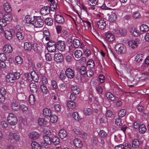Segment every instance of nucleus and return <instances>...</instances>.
<instances>
[{
	"mask_svg": "<svg viewBox=\"0 0 149 149\" xmlns=\"http://www.w3.org/2000/svg\"><path fill=\"white\" fill-rule=\"evenodd\" d=\"M59 135L62 139L66 138L67 136V133L65 130L63 129L60 130L59 132Z\"/></svg>",
	"mask_w": 149,
	"mask_h": 149,
	"instance_id": "22",
	"label": "nucleus"
},
{
	"mask_svg": "<svg viewBox=\"0 0 149 149\" xmlns=\"http://www.w3.org/2000/svg\"><path fill=\"white\" fill-rule=\"evenodd\" d=\"M87 69L86 67L83 66L80 69V74L82 75H84L87 72Z\"/></svg>",
	"mask_w": 149,
	"mask_h": 149,
	"instance_id": "49",
	"label": "nucleus"
},
{
	"mask_svg": "<svg viewBox=\"0 0 149 149\" xmlns=\"http://www.w3.org/2000/svg\"><path fill=\"white\" fill-rule=\"evenodd\" d=\"M45 22L49 26H51L53 24V21L50 18H47L45 20Z\"/></svg>",
	"mask_w": 149,
	"mask_h": 149,
	"instance_id": "43",
	"label": "nucleus"
},
{
	"mask_svg": "<svg viewBox=\"0 0 149 149\" xmlns=\"http://www.w3.org/2000/svg\"><path fill=\"white\" fill-rule=\"evenodd\" d=\"M97 24L98 28L101 30L104 29L106 26V21L104 19H101L99 20L97 22Z\"/></svg>",
	"mask_w": 149,
	"mask_h": 149,
	"instance_id": "9",
	"label": "nucleus"
},
{
	"mask_svg": "<svg viewBox=\"0 0 149 149\" xmlns=\"http://www.w3.org/2000/svg\"><path fill=\"white\" fill-rule=\"evenodd\" d=\"M99 135L101 137H104L107 136V133L103 130H101L100 131Z\"/></svg>",
	"mask_w": 149,
	"mask_h": 149,
	"instance_id": "60",
	"label": "nucleus"
},
{
	"mask_svg": "<svg viewBox=\"0 0 149 149\" xmlns=\"http://www.w3.org/2000/svg\"><path fill=\"white\" fill-rule=\"evenodd\" d=\"M50 10V8L49 6H45L41 9L40 13L42 15H47L49 13Z\"/></svg>",
	"mask_w": 149,
	"mask_h": 149,
	"instance_id": "14",
	"label": "nucleus"
},
{
	"mask_svg": "<svg viewBox=\"0 0 149 149\" xmlns=\"http://www.w3.org/2000/svg\"><path fill=\"white\" fill-rule=\"evenodd\" d=\"M138 39H135L134 40H133L129 41L128 45L129 47L132 49H134L136 48L138 45Z\"/></svg>",
	"mask_w": 149,
	"mask_h": 149,
	"instance_id": "10",
	"label": "nucleus"
},
{
	"mask_svg": "<svg viewBox=\"0 0 149 149\" xmlns=\"http://www.w3.org/2000/svg\"><path fill=\"white\" fill-rule=\"evenodd\" d=\"M4 32L5 37L7 39L10 40L12 39V36L10 31L8 30H6Z\"/></svg>",
	"mask_w": 149,
	"mask_h": 149,
	"instance_id": "28",
	"label": "nucleus"
},
{
	"mask_svg": "<svg viewBox=\"0 0 149 149\" xmlns=\"http://www.w3.org/2000/svg\"><path fill=\"white\" fill-rule=\"evenodd\" d=\"M47 47L48 51L50 52H54L56 50V43L53 41L51 40L47 43Z\"/></svg>",
	"mask_w": 149,
	"mask_h": 149,
	"instance_id": "5",
	"label": "nucleus"
},
{
	"mask_svg": "<svg viewBox=\"0 0 149 149\" xmlns=\"http://www.w3.org/2000/svg\"><path fill=\"white\" fill-rule=\"evenodd\" d=\"M57 49L61 52H63L65 50L66 44L65 42L62 40H58L56 43Z\"/></svg>",
	"mask_w": 149,
	"mask_h": 149,
	"instance_id": "4",
	"label": "nucleus"
},
{
	"mask_svg": "<svg viewBox=\"0 0 149 149\" xmlns=\"http://www.w3.org/2000/svg\"><path fill=\"white\" fill-rule=\"evenodd\" d=\"M16 62L18 64H20L23 62L22 59L19 56H17L15 58Z\"/></svg>",
	"mask_w": 149,
	"mask_h": 149,
	"instance_id": "62",
	"label": "nucleus"
},
{
	"mask_svg": "<svg viewBox=\"0 0 149 149\" xmlns=\"http://www.w3.org/2000/svg\"><path fill=\"white\" fill-rule=\"evenodd\" d=\"M73 117L76 120H81L80 117L79 116V114L77 112H74L72 113Z\"/></svg>",
	"mask_w": 149,
	"mask_h": 149,
	"instance_id": "52",
	"label": "nucleus"
},
{
	"mask_svg": "<svg viewBox=\"0 0 149 149\" xmlns=\"http://www.w3.org/2000/svg\"><path fill=\"white\" fill-rule=\"evenodd\" d=\"M82 52L79 50H76L74 53V55L76 58H79L82 55Z\"/></svg>",
	"mask_w": 149,
	"mask_h": 149,
	"instance_id": "41",
	"label": "nucleus"
},
{
	"mask_svg": "<svg viewBox=\"0 0 149 149\" xmlns=\"http://www.w3.org/2000/svg\"><path fill=\"white\" fill-rule=\"evenodd\" d=\"M126 113V111L124 109L121 110L118 113L119 117L121 118L125 116Z\"/></svg>",
	"mask_w": 149,
	"mask_h": 149,
	"instance_id": "55",
	"label": "nucleus"
},
{
	"mask_svg": "<svg viewBox=\"0 0 149 149\" xmlns=\"http://www.w3.org/2000/svg\"><path fill=\"white\" fill-rule=\"evenodd\" d=\"M11 107L12 110L14 111H17L19 110V104L17 102L12 103L11 104Z\"/></svg>",
	"mask_w": 149,
	"mask_h": 149,
	"instance_id": "17",
	"label": "nucleus"
},
{
	"mask_svg": "<svg viewBox=\"0 0 149 149\" xmlns=\"http://www.w3.org/2000/svg\"><path fill=\"white\" fill-rule=\"evenodd\" d=\"M55 20L60 24H63L64 21V18L60 15H57L55 16Z\"/></svg>",
	"mask_w": 149,
	"mask_h": 149,
	"instance_id": "16",
	"label": "nucleus"
},
{
	"mask_svg": "<svg viewBox=\"0 0 149 149\" xmlns=\"http://www.w3.org/2000/svg\"><path fill=\"white\" fill-rule=\"evenodd\" d=\"M66 73L63 71H61L60 72L59 77L60 79L63 81L64 80L65 78L66 77Z\"/></svg>",
	"mask_w": 149,
	"mask_h": 149,
	"instance_id": "51",
	"label": "nucleus"
},
{
	"mask_svg": "<svg viewBox=\"0 0 149 149\" xmlns=\"http://www.w3.org/2000/svg\"><path fill=\"white\" fill-rule=\"evenodd\" d=\"M130 31L132 34L134 36H137L139 35V31L134 28L133 29L132 28Z\"/></svg>",
	"mask_w": 149,
	"mask_h": 149,
	"instance_id": "53",
	"label": "nucleus"
},
{
	"mask_svg": "<svg viewBox=\"0 0 149 149\" xmlns=\"http://www.w3.org/2000/svg\"><path fill=\"white\" fill-rule=\"evenodd\" d=\"M67 106L69 109H73L76 107L75 103L72 100L69 101L67 103Z\"/></svg>",
	"mask_w": 149,
	"mask_h": 149,
	"instance_id": "35",
	"label": "nucleus"
},
{
	"mask_svg": "<svg viewBox=\"0 0 149 149\" xmlns=\"http://www.w3.org/2000/svg\"><path fill=\"white\" fill-rule=\"evenodd\" d=\"M14 77V79L15 80L19 79L20 77V74L19 72H16L14 73H13Z\"/></svg>",
	"mask_w": 149,
	"mask_h": 149,
	"instance_id": "63",
	"label": "nucleus"
},
{
	"mask_svg": "<svg viewBox=\"0 0 149 149\" xmlns=\"http://www.w3.org/2000/svg\"><path fill=\"white\" fill-rule=\"evenodd\" d=\"M43 138L45 143H43V142H41V145L42 146L46 148L45 144L49 145L51 144V139L47 134H45L44 135Z\"/></svg>",
	"mask_w": 149,
	"mask_h": 149,
	"instance_id": "8",
	"label": "nucleus"
},
{
	"mask_svg": "<svg viewBox=\"0 0 149 149\" xmlns=\"http://www.w3.org/2000/svg\"><path fill=\"white\" fill-rule=\"evenodd\" d=\"M119 33L122 36H124L126 35V30L125 29L122 28L119 30Z\"/></svg>",
	"mask_w": 149,
	"mask_h": 149,
	"instance_id": "57",
	"label": "nucleus"
},
{
	"mask_svg": "<svg viewBox=\"0 0 149 149\" xmlns=\"http://www.w3.org/2000/svg\"><path fill=\"white\" fill-rule=\"evenodd\" d=\"M43 114L45 117H50L52 115L51 110L49 109L45 108L43 111Z\"/></svg>",
	"mask_w": 149,
	"mask_h": 149,
	"instance_id": "21",
	"label": "nucleus"
},
{
	"mask_svg": "<svg viewBox=\"0 0 149 149\" xmlns=\"http://www.w3.org/2000/svg\"><path fill=\"white\" fill-rule=\"evenodd\" d=\"M50 121L54 123L56 122L58 120V117L56 115L51 116H50Z\"/></svg>",
	"mask_w": 149,
	"mask_h": 149,
	"instance_id": "48",
	"label": "nucleus"
},
{
	"mask_svg": "<svg viewBox=\"0 0 149 149\" xmlns=\"http://www.w3.org/2000/svg\"><path fill=\"white\" fill-rule=\"evenodd\" d=\"M36 98L33 95H31L29 97V102L31 105H33L35 103Z\"/></svg>",
	"mask_w": 149,
	"mask_h": 149,
	"instance_id": "27",
	"label": "nucleus"
},
{
	"mask_svg": "<svg viewBox=\"0 0 149 149\" xmlns=\"http://www.w3.org/2000/svg\"><path fill=\"white\" fill-rule=\"evenodd\" d=\"M18 99L20 101L24 100L26 99V96L24 94H19L17 96Z\"/></svg>",
	"mask_w": 149,
	"mask_h": 149,
	"instance_id": "58",
	"label": "nucleus"
},
{
	"mask_svg": "<svg viewBox=\"0 0 149 149\" xmlns=\"http://www.w3.org/2000/svg\"><path fill=\"white\" fill-rule=\"evenodd\" d=\"M105 39L107 41H112L114 39V37L112 33L108 32L105 33Z\"/></svg>",
	"mask_w": 149,
	"mask_h": 149,
	"instance_id": "11",
	"label": "nucleus"
},
{
	"mask_svg": "<svg viewBox=\"0 0 149 149\" xmlns=\"http://www.w3.org/2000/svg\"><path fill=\"white\" fill-rule=\"evenodd\" d=\"M30 87L31 91L32 92H36L38 90L37 85L34 83H31L30 85Z\"/></svg>",
	"mask_w": 149,
	"mask_h": 149,
	"instance_id": "25",
	"label": "nucleus"
},
{
	"mask_svg": "<svg viewBox=\"0 0 149 149\" xmlns=\"http://www.w3.org/2000/svg\"><path fill=\"white\" fill-rule=\"evenodd\" d=\"M29 18H27V22L31 23L36 28L42 27L44 24V21L41 16L34 17V19L32 20Z\"/></svg>",
	"mask_w": 149,
	"mask_h": 149,
	"instance_id": "1",
	"label": "nucleus"
},
{
	"mask_svg": "<svg viewBox=\"0 0 149 149\" xmlns=\"http://www.w3.org/2000/svg\"><path fill=\"white\" fill-rule=\"evenodd\" d=\"M117 18V15L116 14L113 13L109 16V19L110 21L113 22L116 21Z\"/></svg>",
	"mask_w": 149,
	"mask_h": 149,
	"instance_id": "32",
	"label": "nucleus"
},
{
	"mask_svg": "<svg viewBox=\"0 0 149 149\" xmlns=\"http://www.w3.org/2000/svg\"><path fill=\"white\" fill-rule=\"evenodd\" d=\"M51 143H53L54 145L59 144L60 142V139L57 136H54L51 139Z\"/></svg>",
	"mask_w": 149,
	"mask_h": 149,
	"instance_id": "33",
	"label": "nucleus"
},
{
	"mask_svg": "<svg viewBox=\"0 0 149 149\" xmlns=\"http://www.w3.org/2000/svg\"><path fill=\"white\" fill-rule=\"evenodd\" d=\"M143 55L141 54H137L135 58V61L139 63L142 61Z\"/></svg>",
	"mask_w": 149,
	"mask_h": 149,
	"instance_id": "36",
	"label": "nucleus"
},
{
	"mask_svg": "<svg viewBox=\"0 0 149 149\" xmlns=\"http://www.w3.org/2000/svg\"><path fill=\"white\" fill-rule=\"evenodd\" d=\"M98 2V0H88V4L92 6H95L97 5Z\"/></svg>",
	"mask_w": 149,
	"mask_h": 149,
	"instance_id": "45",
	"label": "nucleus"
},
{
	"mask_svg": "<svg viewBox=\"0 0 149 149\" xmlns=\"http://www.w3.org/2000/svg\"><path fill=\"white\" fill-rule=\"evenodd\" d=\"M41 88L42 92L45 94H47L48 93V90L45 85H42L41 86Z\"/></svg>",
	"mask_w": 149,
	"mask_h": 149,
	"instance_id": "47",
	"label": "nucleus"
},
{
	"mask_svg": "<svg viewBox=\"0 0 149 149\" xmlns=\"http://www.w3.org/2000/svg\"><path fill=\"white\" fill-rule=\"evenodd\" d=\"M140 29L141 31L145 32L148 31L149 30V28L147 25L143 24L141 26Z\"/></svg>",
	"mask_w": 149,
	"mask_h": 149,
	"instance_id": "34",
	"label": "nucleus"
},
{
	"mask_svg": "<svg viewBox=\"0 0 149 149\" xmlns=\"http://www.w3.org/2000/svg\"><path fill=\"white\" fill-rule=\"evenodd\" d=\"M106 96L107 98L112 101L114 100L115 99V97L114 95L110 92L107 93Z\"/></svg>",
	"mask_w": 149,
	"mask_h": 149,
	"instance_id": "40",
	"label": "nucleus"
},
{
	"mask_svg": "<svg viewBox=\"0 0 149 149\" xmlns=\"http://www.w3.org/2000/svg\"><path fill=\"white\" fill-rule=\"evenodd\" d=\"M8 139L10 141L14 140L15 141L17 142L19 141V137L16 133L10 132L8 135Z\"/></svg>",
	"mask_w": 149,
	"mask_h": 149,
	"instance_id": "7",
	"label": "nucleus"
},
{
	"mask_svg": "<svg viewBox=\"0 0 149 149\" xmlns=\"http://www.w3.org/2000/svg\"><path fill=\"white\" fill-rule=\"evenodd\" d=\"M71 90L73 93L76 95L78 94L80 92L79 88L77 86H72L71 88Z\"/></svg>",
	"mask_w": 149,
	"mask_h": 149,
	"instance_id": "26",
	"label": "nucleus"
},
{
	"mask_svg": "<svg viewBox=\"0 0 149 149\" xmlns=\"http://www.w3.org/2000/svg\"><path fill=\"white\" fill-rule=\"evenodd\" d=\"M139 128V132L142 134H144L146 130V126L143 124L140 125Z\"/></svg>",
	"mask_w": 149,
	"mask_h": 149,
	"instance_id": "37",
	"label": "nucleus"
},
{
	"mask_svg": "<svg viewBox=\"0 0 149 149\" xmlns=\"http://www.w3.org/2000/svg\"><path fill=\"white\" fill-rule=\"evenodd\" d=\"M74 143L77 147L80 148L82 146L83 144L81 140L77 138L75 139L74 141Z\"/></svg>",
	"mask_w": 149,
	"mask_h": 149,
	"instance_id": "23",
	"label": "nucleus"
},
{
	"mask_svg": "<svg viewBox=\"0 0 149 149\" xmlns=\"http://www.w3.org/2000/svg\"><path fill=\"white\" fill-rule=\"evenodd\" d=\"M7 120L11 125H15L17 123V119L16 116L13 113H10L7 117Z\"/></svg>",
	"mask_w": 149,
	"mask_h": 149,
	"instance_id": "2",
	"label": "nucleus"
},
{
	"mask_svg": "<svg viewBox=\"0 0 149 149\" xmlns=\"http://www.w3.org/2000/svg\"><path fill=\"white\" fill-rule=\"evenodd\" d=\"M3 50L4 52L7 53H11L13 51L12 47L9 45H5L3 48Z\"/></svg>",
	"mask_w": 149,
	"mask_h": 149,
	"instance_id": "18",
	"label": "nucleus"
},
{
	"mask_svg": "<svg viewBox=\"0 0 149 149\" xmlns=\"http://www.w3.org/2000/svg\"><path fill=\"white\" fill-rule=\"evenodd\" d=\"M5 10L7 12H9L11 10V8L8 3H5L3 5Z\"/></svg>",
	"mask_w": 149,
	"mask_h": 149,
	"instance_id": "38",
	"label": "nucleus"
},
{
	"mask_svg": "<svg viewBox=\"0 0 149 149\" xmlns=\"http://www.w3.org/2000/svg\"><path fill=\"white\" fill-rule=\"evenodd\" d=\"M28 79L29 80H33L35 82H37L38 80V74L34 71H32L30 74L28 75Z\"/></svg>",
	"mask_w": 149,
	"mask_h": 149,
	"instance_id": "6",
	"label": "nucleus"
},
{
	"mask_svg": "<svg viewBox=\"0 0 149 149\" xmlns=\"http://www.w3.org/2000/svg\"><path fill=\"white\" fill-rule=\"evenodd\" d=\"M87 66L91 69L93 68L95 66L94 61L91 59L89 60L87 62Z\"/></svg>",
	"mask_w": 149,
	"mask_h": 149,
	"instance_id": "30",
	"label": "nucleus"
},
{
	"mask_svg": "<svg viewBox=\"0 0 149 149\" xmlns=\"http://www.w3.org/2000/svg\"><path fill=\"white\" fill-rule=\"evenodd\" d=\"M73 45L74 47L78 48L80 45V42L78 39H74L73 41Z\"/></svg>",
	"mask_w": 149,
	"mask_h": 149,
	"instance_id": "46",
	"label": "nucleus"
},
{
	"mask_svg": "<svg viewBox=\"0 0 149 149\" xmlns=\"http://www.w3.org/2000/svg\"><path fill=\"white\" fill-rule=\"evenodd\" d=\"M43 34L46 40H50V34L48 31H45Z\"/></svg>",
	"mask_w": 149,
	"mask_h": 149,
	"instance_id": "54",
	"label": "nucleus"
},
{
	"mask_svg": "<svg viewBox=\"0 0 149 149\" xmlns=\"http://www.w3.org/2000/svg\"><path fill=\"white\" fill-rule=\"evenodd\" d=\"M63 60V57L61 53H56L54 55V60L56 62H61Z\"/></svg>",
	"mask_w": 149,
	"mask_h": 149,
	"instance_id": "12",
	"label": "nucleus"
},
{
	"mask_svg": "<svg viewBox=\"0 0 149 149\" xmlns=\"http://www.w3.org/2000/svg\"><path fill=\"white\" fill-rule=\"evenodd\" d=\"M24 34L22 32H18L16 33V36L19 40H22L24 37Z\"/></svg>",
	"mask_w": 149,
	"mask_h": 149,
	"instance_id": "39",
	"label": "nucleus"
},
{
	"mask_svg": "<svg viewBox=\"0 0 149 149\" xmlns=\"http://www.w3.org/2000/svg\"><path fill=\"white\" fill-rule=\"evenodd\" d=\"M49 1L51 2V3L50 4V8L53 9L54 10H55L57 8V4L56 3H54L53 1L54 0H48Z\"/></svg>",
	"mask_w": 149,
	"mask_h": 149,
	"instance_id": "42",
	"label": "nucleus"
},
{
	"mask_svg": "<svg viewBox=\"0 0 149 149\" xmlns=\"http://www.w3.org/2000/svg\"><path fill=\"white\" fill-rule=\"evenodd\" d=\"M14 78L13 73H10L7 75L6 81L8 82L13 83L15 81Z\"/></svg>",
	"mask_w": 149,
	"mask_h": 149,
	"instance_id": "20",
	"label": "nucleus"
},
{
	"mask_svg": "<svg viewBox=\"0 0 149 149\" xmlns=\"http://www.w3.org/2000/svg\"><path fill=\"white\" fill-rule=\"evenodd\" d=\"M38 124L40 126H45L48 123L47 121L44 118H40L38 119Z\"/></svg>",
	"mask_w": 149,
	"mask_h": 149,
	"instance_id": "19",
	"label": "nucleus"
},
{
	"mask_svg": "<svg viewBox=\"0 0 149 149\" xmlns=\"http://www.w3.org/2000/svg\"><path fill=\"white\" fill-rule=\"evenodd\" d=\"M30 138L33 140H36L39 136L38 133L35 131H33L29 134Z\"/></svg>",
	"mask_w": 149,
	"mask_h": 149,
	"instance_id": "15",
	"label": "nucleus"
},
{
	"mask_svg": "<svg viewBox=\"0 0 149 149\" xmlns=\"http://www.w3.org/2000/svg\"><path fill=\"white\" fill-rule=\"evenodd\" d=\"M12 17L10 14L5 15L4 19L6 21H10L12 19Z\"/></svg>",
	"mask_w": 149,
	"mask_h": 149,
	"instance_id": "56",
	"label": "nucleus"
},
{
	"mask_svg": "<svg viewBox=\"0 0 149 149\" xmlns=\"http://www.w3.org/2000/svg\"><path fill=\"white\" fill-rule=\"evenodd\" d=\"M115 49L116 52L119 54L125 53L126 51L125 47L121 44H117L115 46Z\"/></svg>",
	"mask_w": 149,
	"mask_h": 149,
	"instance_id": "3",
	"label": "nucleus"
},
{
	"mask_svg": "<svg viewBox=\"0 0 149 149\" xmlns=\"http://www.w3.org/2000/svg\"><path fill=\"white\" fill-rule=\"evenodd\" d=\"M140 143L138 140L134 139L133 140L132 146L134 148H137L139 147Z\"/></svg>",
	"mask_w": 149,
	"mask_h": 149,
	"instance_id": "29",
	"label": "nucleus"
},
{
	"mask_svg": "<svg viewBox=\"0 0 149 149\" xmlns=\"http://www.w3.org/2000/svg\"><path fill=\"white\" fill-rule=\"evenodd\" d=\"M7 24V21L5 19H0V25L3 26H5Z\"/></svg>",
	"mask_w": 149,
	"mask_h": 149,
	"instance_id": "61",
	"label": "nucleus"
},
{
	"mask_svg": "<svg viewBox=\"0 0 149 149\" xmlns=\"http://www.w3.org/2000/svg\"><path fill=\"white\" fill-rule=\"evenodd\" d=\"M24 48L27 51H30L32 49V45L30 42H25L24 43Z\"/></svg>",
	"mask_w": 149,
	"mask_h": 149,
	"instance_id": "24",
	"label": "nucleus"
},
{
	"mask_svg": "<svg viewBox=\"0 0 149 149\" xmlns=\"http://www.w3.org/2000/svg\"><path fill=\"white\" fill-rule=\"evenodd\" d=\"M7 59L6 55L3 53L0 54V61H5Z\"/></svg>",
	"mask_w": 149,
	"mask_h": 149,
	"instance_id": "59",
	"label": "nucleus"
},
{
	"mask_svg": "<svg viewBox=\"0 0 149 149\" xmlns=\"http://www.w3.org/2000/svg\"><path fill=\"white\" fill-rule=\"evenodd\" d=\"M65 73L68 77L70 79L73 78L74 75V71L70 68L67 69L66 70Z\"/></svg>",
	"mask_w": 149,
	"mask_h": 149,
	"instance_id": "13",
	"label": "nucleus"
},
{
	"mask_svg": "<svg viewBox=\"0 0 149 149\" xmlns=\"http://www.w3.org/2000/svg\"><path fill=\"white\" fill-rule=\"evenodd\" d=\"M32 149H41V146L40 144L36 142H33L31 144Z\"/></svg>",
	"mask_w": 149,
	"mask_h": 149,
	"instance_id": "31",
	"label": "nucleus"
},
{
	"mask_svg": "<svg viewBox=\"0 0 149 149\" xmlns=\"http://www.w3.org/2000/svg\"><path fill=\"white\" fill-rule=\"evenodd\" d=\"M96 90L99 94H101L103 90L100 84L96 87Z\"/></svg>",
	"mask_w": 149,
	"mask_h": 149,
	"instance_id": "64",
	"label": "nucleus"
},
{
	"mask_svg": "<svg viewBox=\"0 0 149 149\" xmlns=\"http://www.w3.org/2000/svg\"><path fill=\"white\" fill-rule=\"evenodd\" d=\"M84 27L85 29L87 28L90 30L91 31L92 29L91 23L88 21H85Z\"/></svg>",
	"mask_w": 149,
	"mask_h": 149,
	"instance_id": "44",
	"label": "nucleus"
},
{
	"mask_svg": "<svg viewBox=\"0 0 149 149\" xmlns=\"http://www.w3.org/2000/svg\"><path fill=\"white\" fill-rule=\"evenodd\" d=\"M84 113L86 115H89L92 113V110L89 108H85L84 110Z\"/></svg>",
	"mask_w": 149,
	"mask_h": 149,
	"instance_id": "50",
	"label": "nucleus"
}]
</instances>
